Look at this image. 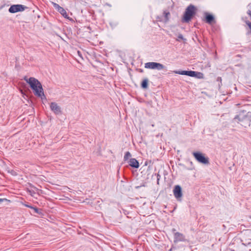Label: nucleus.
Masks as SVG:
<instances>
[{"mask_svg":"<svg viewBox=\"0 0 251 251\" xmlns=\"http://www.w3.org/2000/svg\"><path fill=\"white\" fill-rule=\"evenodd\" d=\"M77 53H78V54H79V55H80V51H77Z\"/></svg>","mask_w":251,"mask_h":251,"instance_id":"nucleus-26","label":"nucleus"},{"mask_svg":"<svg viewBox=\"0 0 251 251\" xmlns=\"http://www.w3.org/2000/svg\"><path fill=\"white\" fill-rule=\"evenodd\" d=\"M163 15L164 17V22L166 23L168 22L169 19V16L170 15V13L169 11L165 10L163 12Z\"/></svg>","mask_w":251,"mask_h":251,"instance_id":"nucleus-14","label":"nucleus"},{"mask_svg":"<svg viewBox=\"0 0 251 251\" xmlns=\"http://www.w3.org/2000/svg\"><path fill=\"white\" fill-rule=\"evenodd\" d=\"M24 80L29 84L30 88L34 91L35 95L41 99L45 98L42 84L38 79L32 77L28 78L25 76Z\"/></svg>","mask_w":251,"mask_h":251,"instance_id":"nucleus-1","label":"nucleus"},{"mask_svg":"<svg viewBox=\"0 0 251 251\" xmlns=\"http://www.w3.org/2000/svg\"><path fill=\"white\" fill-rule=\"evenodd\" d=\"M50 108L55 114H60L61 112V108L58 104L54 102H52L50 104Z\"/></svg>","mask_w":251,"mask_h":251,"instance_id":"nucleus-8","label":"nucleus"},{"mask_svg":"<svg viewBox=\"0 0 251 251\" xmlns=\"http://www.w3.org/2000/svg\"><path fill=\"white\" fill-rule=\"evenodd\" d=\"M157 183H159V178L160 177V176L159 174H157Z\"/></svg>","mask_w":251,"mask_h":251,"instance_id":"nucleus-21","label":"nucleus"},{"mask_svg":"<svg viewBox=\"0 0 251 251\" xmlns=\"http://www.w3.org/2000/svg\"><path fill=\"white\" fill-rule=\"evenodd\" d=\"M196 8L195 7L191 4L189 5L186 9L185 13L183 16V21L184 22H189L192 17L195 14Z\"/></svg>","mask_w":251,"mask_h":251,"instance_id":"nucleus-3","label":"nucleus"},{"mask_svg":"<svg viewBox=\"0 0 251 251\" xmlns=\"http://www.w3.org/2000/svg\"><path fill=\"white\" fill-rule=\"evenodd\" d=\"M32 209H34V211L35 212V213H38V209L36 207H33L32 208Z\"/></svg>","mask_w":251,"mask_h":251,"instance_id":"nucleus-20","label":"nucleus"},{"mask_svg":"<svg viewBox=\"0 0 251 251\" xmlns=\"http://www.w3.org/2000/svg\"><path fill=\"white\" fill-rule=\"evenodd\" d=\"M194 72L195 73L194 75L191 76V77H195L198 78H203V74L200 72H197L194 71Z\"/></svg>","mask_w":251,"mask_h":251,"instance_id":"nucleus-16","label":"nucleus"},{"mask_svg":"<svg viewBox=\"0 0 251 251\" xmlns=\"http://www.w3.org/2000/svg\"><path fill=\"white\" fill-rule=\"evenodd\" d=\"M233 120L240 123L242 126L247 127L250 125L251 117L245 114L244 112H242L236 115L233 119Z\"/></svg>","mask_w":251,"mask_h":251,"instance_id":"nucleus-2","label":"nucleus"},{"mask_svg":"<svg viewBox=\"0 0 251 251\" xmlns=\"http://www.w3.org/2000/svg\"><path fill=\"white\" fill-rule=\"evenodd\" d=\"M5 5V2L4 1H3L2 2H1V6H0V10L3 7H4Z\"/></svg>","mask_w":251,"mask_h":251,"instance_id":"nucleus-19","label":"nucleus"},{"mask_svg":"<svg viewBox=\"0 0 251 251\" xmlns=\"http://www.w3.org/2000/svg\"><path fill=\"white\" fill-rule=\"evenodd\" d=\"M172 231H173V232H174V233H175V231H176V229H175V228H173V229H172Z\"/></svg>","mask_w":251,"mask_h":251,"instance_id":"nucleus-25","label":"nucleus"},{"mask_svg":"<svg viewBox=\"0 0 251 251\" xmlns=\"http://www.w3.org/2000/svg\"><path fill=\"white\" fill-rule=\"evenodd\" d=\"M145 68L147 69L161 70L164 69L165 67L163 64L159 63L150 62L145 64Z\"/></svg>","mask_w":251,"mask_h":251,"instance_id":"nucleus-4","label":"nucleus"},{"mask_svg":"<svg viewBox=\"0 0 251 251\" xmlns=\"http://www.w3.org/2000/svg\"><path fill=\"white\" fill-rule=\"evenodd\" d=\"M205 21L209 24H211L214 21V17L212 15L209 14L207 13L205 14Z\"/></svg>","mask_w":251,"mask_h":251,"instance_id":"nucleus-13","label":"nucleus"},{"mask_svg":"<svg viewBox=\"0 0 251 251\" xmlns=\"http://www.w3.org/2000/svg\"><path fill=\"white\" fill-rule=\"evenodd\" d=\"M148 81H149V80L148 78H145L144 79H143V80L142 81V82L141 83L142 88H143L144 89L147 88L148 86Z\"/></svg>","mask_w":251,"mask_h":251,"instance_id":"nucleus-15","label":"nucleus"},{"mask_svg":"<svg viewBox=\"0 0 251 251\" xmlns=\"http://www.w3.org/2000/svg\"><path fill=\"white\" fill-rule=\"evenodd\" d=\"M193 155L198 162L204 164L209 163L208 158L205 157L202 153L199 152H194Z\"/></svg>","mask_w":251,"mask_h":251,"instance_id":"nucleus-5","label":"nucleus"},{"mask_svg":"<svg viewBox=\"0 0 251 251\" xmlns=\"http://www.w3.org/2000/svg\"><path fill=\"white\" fill-rule=\"evenodd\" d=\"M179 39L186 40V39L183 38V35L181 34L178 35V38L176 39V40L179 41Z\"/></svg>","mask_w":251,"mask_h":251,"instance_id":"nucleus-18","label":"nucleus"},{"mask_svg":"<svg viewBox=\"0 0 251 251\" xmlns=\"http://www.w3.org/2000/svg\"><path fill=\"white\" fill-rule=\"evenodd\" d=\"M173 192L174 196L177 200L180 199L182 196L181 188L179 185L175 186Z\"/></svg>","mask_w":251,"mask_h":251,"instance_id":"nucleus-7","label":"nucleus"},{"mask_svg":"<svg viewBox=\"0 0 251 251\" xmlns=\"http://www.w3.org/2000/svg\"><path fill=\"white\" fill-rule=\"evenodd\" d=\"M250 218L251 219V216L250 217Z\"/></svg>","mask_w":251,"mask_h":251,"instance_id":"nucleus-27","label":"nucleus"},{"mask_svg":"<svg viewBox=\"0 0 251 251\" xmlns=\"http://www.w3.org/2000/svg\"><path fill=\"white\" fill-rule=\"evenodd\" d=\"M54 6L57 9L58 11L64 17L67 19H69V17H68L66 10L63 7L60 6L56 3H54Z\"/></svg>","mask_w":251,"mask_h":251,"instance_id":"nucleus-10","label":"nucleus"},{"mask_svg":"<svg viewBox=\"0 0 251 251\" xmlns=\"http://www.w3.org/2000/svg\"><path fill=\"white\" fill-rule=\"evenodd\" d=\"M158 19V21H162L163 20L161 18H159V17H157V18Z\"/></svg>","mask_w":251,"mask_h":251,"instance_id":"nucleus-24","label":"nucleus"},{"mask_svg":"<svg viewBox=\"0 0 251 251\" xmlns=\"http://www.w3.org/2000/svg\"><path fill=\"white\" fill-rule=\"evenodd\" d=\"M129 165L134 168H138L139 167L138 161L135 158H131L128 161Z\"/></svg>","mask_w":251,"mask_h":251,"instance_id":"nucleus-12","label":"nucleus"},{"mask_svg":"<svg viewBox=\"0 0 251 251\" xmlns=\"http://www.w3.org/2000/svg\"><path fill=\"white\" fill-rule=\"evenodd\" d=\"M5 200H6V199H0V202H2V201H4Z\"/></svg>","mask_w":251,"mask_h":251,"instance_id":"nucleus-23","label":"nucleus"},{"mask_svg":"<svg viewBox=\"0 0 251 251\" xmlns=\"http://www.w3.org/2000/svg\"><path fill=\"white\" fill-rule=\"evenodd\" d=\"M185 236L184 235L178 232H176L174 233V242H178L181 241H185Z\"/></svg>","mask_w":251,"mask_h":251,"instance_id":"nucleus-9","label":"nucleus"},{"mask_svg":"<svg viewBox=\"0 0 251 251\" xmlns=\"http://www.w3.org/2000/svg\"><path fill=\"white\" fill-rule=\"evenodd\" d=\"M174 73L176 74L186 75L189 76L194 75L195 74L193 71H174Z\"/></svg>","mask_w":251,"mask_h":251,"instance_id":"nucleus-11","label":"nucleus"},{"mask_svg":"<svg viewBox=\"0 0 251 251\" xmlns=\"http://www.w3.org/2000/svg\"><path fill=\"white\" fill-rule=\"evenodd\" d=\"M131 156L130 153L129 151L126 152L124 156V160H127Z\"/></svg>","mask_w":251,"mask_h":251,"instance_id":"nucleus-17","label":"nucleus"},{"mask_svg":"<svg viewBox=\"0 0 251 251\" xmlns=\"http://www.w3.org/2000/svg\"><path fill=\"white\" fill-rule=\"evenodd\" d=\"M25 206L26 207H29L30 208H33V207L32 206H30V205H27V204H25Z\"/></svg>","mask_w":251,"mask_h":251,"instance_id":"nucleus-22","label":"nucleus"},{"mask_svg":"<svg viewBox=\"0 0 251 251\" xmlns=\"http://www.w3.org/2000/svg\"><path fill=\"white\" fill-rule=\"evenodd\" d=\"M27 7L22 4H15L11 5L8 9V11L11 13H15L18 12L24 11Z\"/></svg>","mask_w":251,"mask_h":251,"instance_id":"nucleus-6","label":"nucleus"}]
</instances>
